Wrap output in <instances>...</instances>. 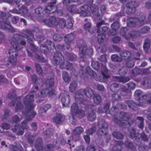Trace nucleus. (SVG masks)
Segmentation results:
<instances>
[{
	"mask_svg": "<svg viewBox=\"0 0 151 151\" xmlns=\"http://www.w3.org/2000/svg\"><path fill=\"white\" fill-rule=\"evenodd\" d=\"M24 33V37L18 34H15L10 39L11 47L9 50L10 56L8 60L12 65H15L16 63L17 52L22 48L21 45H25L26 44V42L23 39V37H26L30 41L33 39L32 33L31 31L26 30Z\"/></svg>",
	"mask_w": 151,
	"mask_h": 151,
	"instance_id": "1",
	"label": "nucleus"
},
{
	"mask_svg": "<svg viewBox=\"0 0 151 151\" xmlns=\"http://www.w3.org/2000/svg\"><path fill=\"white\" fill-rule=\"evenodd\" d=\"M93 106L91 107V106H89V112L87 114V118L88 120L92 122L95 120L96 116L94 111Z\"/></svg>",
	"mask_w": 151,
	"mask_h": 151,
	"instance_id": "15",
	"label": "nucleus"
},
{
	"mask_svg": "<svg viewBox=\"0 0 151 151\" xmlns=\"http://www.w3.org/2000/svg\"><path fill=\"white\" fill-rule=\"evenodd\" d=\"M43 11V10L41 7H39L36 8L35 10V13L37 14H41L42 13Z\"/></svg>",
	"mask_w": 151,
	"mask_h": 151,
	"instance_id": "61",
	"label": "nucleus"
},
{
	"mask_svg": "<svg viewBox=\"0 0 151 151\" xmlns=\"http://www.w3.org/2000/svg\"><path fill=\"white\" fill-rule=\"evenodd\" d=\"M40 49L42 52L45 53L48 50V47L44 45H42L40 47Z\"/></svg>",
	"mask_w": 151,
	"mask_h": 151,
	"instance_id": "58",
	"label": "nucleus"
},
{
	"mask_svg": "<svg viewBox=\"0 0 151 151\" xmlns=\"http://www.w3.org/2000/svg\"><path fill=\"white\" fill-rule=\"evenodd\" d=\"M54 40L56 41H60L61 40L62 38L60 36L58 35H55L53 37Z\"/></svg>",
	"mask_w": 151,
	"mask_h": 151,
	"instance_id": "62",
	"label": "nucleus"
},
{
	"mask_svg": "<svg viewBox=\"0 0 151 151\" xmlns=\"http://www.w3.org/2000/svg\"><path fill=\"white\" fill-rule=\"evenodd\" d=\"M28 122L26 120L22 122V128L23 129H28L29 128V127L27 124Z\"/></svg>",
	"mask_w": 151,
	"mask_h": 151,
	"instance_id": "51",
	"label": "nucleus"
},
{
	"mask_svg": "<svg viewBox=\"0 0 151 151\" xmlns=\"http://www.w3.org/2000/svg\"><path fill=\"white\" fill-rule=\"evenodd\" d=\"M131 54L130 52L127 51H123L121 54L120 56L122 60H128L131 57Z\"/></svg>",
	"mask_w": 151,
	"mask_h": 151,
	"instance_id": "23",
	"label": "nucleus"
},
{
	"mask_svg": "<svg viewBox=\"0 0 151 151\" xmlns=\"http://www.w3.org/2000/svg\"><path fill=\"white\" fill-rule=\"evenodd\" d=\"M54 79L53 78L47 79L46 81V85L49 87L53 86L54 85Z\"/></svg>",
	"mask_w": 151,
	"mask_h": 151,
	"instance_id": "38",
	"label": "nucleus"
},
{
	"mask_svg": "<svg viewBox=\"0 0 151 151\" xmlns=\"http://www.w3.org/2000/svg\"><path fill=\"white\" fill-rule=\"evenodd\" d=\"M132 73L134 75H136L138 74H142V70L138 68H134L132 70Z\"/></svg>",
	"mask_w": 151,
	"mask_h": 151,
	"instance_id": "52",
	"label": "nucleus"
},
{
	"mask_svg": "<svg viewBox=\"0 0 151 151\" xmlns=\"http://www.w3.org/2000/svg\"><path fill=\"white\" fill-rule=\"evenodd\" d=\"M128 106L131 108L134 109L137 105L134 102L131 101H129L128 102Z\"/></svg>",
	"mask_w": 151,
	"mask_h": 151,
	"instance_id": "53",
	"label": "nucleus"
},
{
	"mask_svg": "<svg viewBox=\"0 0 151 151\" xmlns=\"http://www.w3.org/2000/svg\"><path fill=\"white\" fill-rule=\"evenodd\" d=\"M44 22L47 25L50 27L56 26L58 24V21L55 17H50L49 19H45Z\"/></svg>",
	"mask_w": 151,
	"mask_h": 151,
	"instance_id": "14",
	"label": "nucleus"
},
{
	"mask_svg": "<svg viewBox=\"0 0 151 151\" xmlns=\"http://www.w3.org/2000/svg\"><path fill=\"white\" fill-rule=\"evenodd\" d=\"M99 127L100 129L99 132L100 135L103 134L106 135L107 132L108 125L104 120H101L99 121L98 123Z\"/></svg>",
	"mask_w": 151,
	"mask_h": 151,
	"instance_id": "11",
	"label": "nucleus"
},
{
	"mask_svg": "<svg viewBox=\"0 0 151 151\" xmlns=\"http://www.w3.org/2000/svg\"><path fill=\"white\" fill-rule=\"evenodd\" d=\"M34 96L33 95H28L25 96L23 99V102L26 108H33L35 105L33 104L34 102Z\"/></svg>",
	"mask_w": 151,
	"mask_h": 151,
	"instance_id": "9",
	"label": "nucleus"
},
{
	"mask_svg": "<svg viewBox=\"0 0 151 151\" xmlns=\"http://www.w3.org/2000/svg\"><path fill=\"white\" fill-rule=\"evenodd\" d=\"M137 119L140 121V123L139 125V127L141 129L143 128L144 127L143 118L142 117H137Z\"/></svg>",
	"mask_w": 151,
	"mask_h": 151,
	"instance_id": "54",
	"label": "nucleus"
},
{
	"mask_svg": "<svg viewBox=\"0 0 151 151\" xmlns=\"http://www.w3.org/2000/svg\"><path fill=\"white\" fill-rule=\"evenodd\" d=\"M73 23L71 19H68L66 20V27L68 28H71L73 26Z\"/></svg>",
	"mask_w": 151,
	"mask_h": 151,
	"instance_id": "49",
	"label": "nucleus"
},
{
	"mask_svg": "<svg viewBox=\"0 0 151 151\" xmlns=\"http://www.w3.org/2000/svg\"><path fill=\"white\" fill-rule=\"evenodd\" d=\"M66 56L67 59L70 60H74L76 58V55L73 54L67 53Z\"/></svg>",
	"mask_w": 151,
	"mask_h": 151,
	"instance_id": "41",
	"label": "nucleus"
},
{
	"mask_svg": "<svg viewBox=\"0 0 151 151\" xmlns=\"http://www.w3.org/2000/svg\"><path fill=\"white\" fill-rule=\"evenodd\" d=\"M129 137L132 138H134L137 140L140 139H142L144 141H147L148 140L147 136L144 133H142L141 134L135 133V129L134 128H132L129 131Z\"/></svg>",
	"mask_w": 151,
	"mask_h": 151,
	"instance_id": "6",
	"label": "nucleus"
},
{
	"mask_svg": "<svg viewBox=\"0 0 151 151\" xmlns=\"http://www.w3.org/2000/svg\"><path fill=\"white\" fill-rule=\"evenodd\" d=\"M74 38V35L72 34L67 35L64 37L65 42L67 44L72 41Z\"/></svg>",
	"mask_w": 151,
	"mask_h": 151,
	"instance_id": "26",
	"label": "nucleus"
},
{
	"mask_svg": "<svg viewBox=\"0 0 151 151\" xmlns=\"http://www.w3.org/2000/svg\"><path fill=\"white\" fill-rule=\"evenodd\" d=\"M77 88V84L76 82L71 83L69 86V89L70 92H74Z\"/></svg>",
	"mask_w": 151,
	"mask_h": 151,
	"instance_id": "37",
	"label": "nucleus"
},
{
	"mask_svg": "<svg viewBox=\"0 0 151 151\" xmlns=\"http://www.w3.org/2000/svg\"><path fill=\"white\" fill-rule=\"evenodd\" d=\"M113 136L115 138L119 139H122L123 136L121 133L117 132H115L112 133Z\"/></svg>",
	"mask_w": 151,
	"mask_h": 151,
	"instance_id": "36",
	"label": "nucleus"
},
{
	"mask_svg": "<svg viewBox=\"0 0 151 151\" xmlns=\"http://www.w3.org/2000/svg\"><path fill=\"white\" fill-rule=\"evenodd\" d=\"M61 102L63 106H68L70 103V98L69 95L67 94H63L61 98Z\"/></svg>",
	"mask_w": 151,
	"mask_h": 151,
	"instance_id": "18",
	"label": "nucleus"
},
{
	"mask_svg": "<svg viewBox=\"0 0 151 151\" xmlns=\"http://www.w3.org/2000/svg\"><path fill=\"white\" fill-rule=\"evenodd\" d=\"M92 66L93 68L96 70H98L99 68L100 65L97 61H93L92 62Z\"/></svg>",
	"mask_w": 151,
	"mask_h": 151,
	"instance_id": "46",
	"label": "nucleus"
},
{
	"mask_svg": "<svg viewBox=\"0 0 151 151\" xmlns=\"http://www.w3.org/2000/svg\"><path fill=\"white\" fill-rule=\"evenodd\" d=\"M83 131V128L81 127H76L73 131V137L75 136L79 137V135L82 133Z\"/></svg>",
	"mask_w": 151,
	"mask_h": 151,
	"instance_id": "25",
	"label": "nucleus"
},
{
	"mask_svg": "<svg viewBox=\"0 0 151 151\" xmlns=\"http://www.w3.org/2000/svg\"><path fill=\"white\" fill-rule=\"evenodd\" d=\"M112 98L113 99L116 100H119L120 98V96L117 93H114L112 95Z\"/></svg>",
	"mask_w": 151,
	"mask_h": 151,
	"instance_id": "64",
	"label": "nucleus"
},
{
	"mask_svg": "<svg viewBox=\"0 0 151 151\" xmlns=\"http://www.w3.org/2000/svg\"><path fill=\"white\" fill-rule=\"evenodd\" d=\"M114 81H119L122 83H126L130 80L129 78L128 77H122L115 76L114 77Z\"/></svg>",
	"mask_w": 151,
	"mask_h": 151,
	"instance_id": "24",
	"label": "nucleus"
},
{
	"mask_svg": "<svg viewBox=\"0 0 151 151\" xmlns=\"http://www.w3.org/2000/svg\"><path fill=\"white\" fill-rule=\"evenodd\" d=\"M101 101V98L99 94L95 95L93 97V102L96 104H99Z\"/></svg>",
	"mask_w": 151,
	"mask_h": 151,
	"instance_id": "32",
	"label": "nucleus"
},
{
	"mask_svg": "<svg viewBox=\"0 0 151 151\" xmlns=\"http://www.w3.org/2000/svg\"><path fill=\"white\" fill-rule=\"evenodd\" d=\"M101 73L103 76L106 78H107L109 77L108 74V70L106 66H104L102 67Z\"/></svg>",
	"mask_w": 151,
	"mask_h": 151,
	"instance_id": "29",
	"label": "nucleus"
},
{
	"mask_svg": "<svg viewBox=\"0 0 151 151\" xmlns=\"http://www.w3.org/2000/svg\"><path fill=\"white\" fill-rule=\"evenodd\" d=\"M35 66L38 73L39 75L42 74L43 71L40 65L38 64H36Z\"/></svg>",
	"mask_w": 151,
	"mask_h": 151,
	"instance_id": "48",
	"label": "nucleus"
},
{
	"mask_svg": "<svg viewBox=\"0 0 151 151\" xmlns=\"http://www.w3.org/2000/svg\"><path fill=\"white\" fill-rule=\"evenodd\" d=\"M47 46L50 49H53L55 48V45L53 42L51 41H48L47 43Z\"/></svg>",
	"mask_w": 151,
	"mask_h": 151,
	"instance_id": "57",
	"label": "nucleus"
},
{
	"mask_svg": "<svg viewBox=\"0 0 151 151\" xmlns=\"http://www.w3.org/2000/svg\"><path fill=\"white\" fill-rule=\"evenodd\" d=\"M140 35V33L139 31H133L129 34V35L132 38H134L139 36Z\"/></svg>",
	"mask_w": 151,
	"mask_h": 151,
	"instance_id": "42",
	"label": "nucleus"
},
{
	"mask_svg": "<svg viewBox=\"0 0 151 151\" xmlns=\"http://www.w3.org/2000/svg\"><path fill=\"white\" fill-rule=\"evenodd\" d=\"M83 93L88 98H91L94 95L93 91L90 88H87L85 89H81L78 91L76 93L75 98L76 101L79 104H81L83 102L82 93Z\"/></svg>",
	"mask_w": 151,
	"mask_h": 151,
	"instance_id": "2",
	"label": "nucleus"
},
{
	"mask_svg": "<svg viewBox=\"0 0 151 151\" xmlns=\"http://www.w3.org/2000/svg\"><path fill=\"white\" fill-rule=\"evenodd\" d=\"M12 131L17 135H22L24 133V130L18 125H16L12 129Z\"/></svg>",
	"mask_w": 151,
	"mask_h": 151,
	"instance_id": "20",
	"label": "nucleus"
},
{
	"mask_svg": "<svg viewBox=\"0 0 151 151\" xmlns=\"http://www.w3.org/2000/svg\"><path fill=\"white\" fill-rule=\"evenodd\" d=\"M127 86L130 89H133L135 87V85L134 83L132 82H129L127 84Z\"/></svg>",
	"mask_w": 151,
	"mask_h": 151,
	"instance_id": "60",
	"label": "nucleus"
},
{
	"mask_svg": "<svg viewBox=\"0 0 151 151\" xmlns=\"http://www.w3.org/2000/svg\"><path fill=\"white\" fill-rule=\"evenodd\" d=\"M10 147L12 150L14 151H17L18 149L22 151V148L21 145L19 144L17 145L16 146H14L12 145L10 146Z\"/></svg>",
	"mask_w": 151,
	"mask_h": 151,
	"instance_id": "39",
	"label": "nucleus"
},
{
	"mask_svg": "<svg viewBox=\"0 0 151 151\" xmlns=\"http://www.w3.org/2000/svg\"><path fill=\"white\" fill-rule=\"evenodd\" d=\"M108 29V28L106 27H104L98 30V32L99 33L103 34V33L106 32Z\"/></svg>",
	"mask_w": 151,
	"mask_h": 151,
	"instance_id": "55",
	"label": "nucleus"
},
{
	"mask_svg": "<svg viewBox=\"0 0 151 151\" xmlns=\"http://www.w3.org/2000/svg\"><path fill=\"white\" fill-rule=\"evenodd\" d=\"M49 90L48 89H44L42 90L41 92V95L42 97H45L49 95Z\"/></svg>",
	"mask_w": 151,
	"mask_h": 151,
	"instance_id": "50",
	"label": "nucleus"
},
{
	"mask_svg": "<svg viewBox=\"0 0 151 151\" xmlns=\"http://www.w3.org/2000/svg\"><path fill=\"white\" fill-rule=\"evenodd\" d=\"M63 78L64 81L66 82H69L70 80V78L68 73L65 71L63 73Z\"/></svg>",
	"mask_w": 151,
	"mask_h": 151,
	"instance_id": "31",
	"label": "nucleus"
},
{
	"mask_svg": "<svg viewBox=\"0 0 151 151\" xmlns=\"http://www.w3.org/2000/svg\"><path fill=\"white\" fill-rule=\"evenodd\" d=\"M20 14H22L26 17L32 19L33 18V14L30 12H29L28 10L24 6L22 7L20 9Z\"/></svg>",
	"mask_w": 151,
	"mask_h": 151,
	"instance_id": "17",
	"label": "nucleus"
},
{
	"mask_svg": "<svg viewBox=\"0 0 151 151\" xmlns=\"http://www.w3.org/2000/svg\"><path fill=\"white\" fill-rule=\"evenodd\" d=\"M54 130L52 129H47L45 131V134L48 137L52 135L53 134Z\"/></svg>",
	"mask_w": 151,
	"mask_h": 151,
	"instance_id": "47",
	"label": "nucleus"
},
{
	"mask_svg": "<svg viewBox=\"0 0 151 151\" xmlns=\"http://www.w3.org/2000/svg\"><path fill=\"white\" fill-rule=\"evenodd\" d=\"M58 24L61 28H63L66 27V20L63 18H60L59 19Z\"/></svg>",
	"mask_w": 151,
	"mask_h": 151,
	"instance_id": "33",
	"label": "nucleus"
},
{
	"mask_svg": "<svg viewBox=\"0 0 151 151\" xmlns=\"http://www.w3.org/2000/svg\"><path fill=\"white\" fill-rule=\"evenodd\" d=\"M111 27L113 30L115 31V32L114 34L115 35L117 34L116 31L118 30L119 27V22H114L111 26Z\"/></svg>",
	"mask_w": 151,
	"mask_h": 151,
	"instance_id": "34",
	"label": "nucleus"
},
{
	"mask_svg": "<svg viewBox=\"0 0 151 151\" xmlns=\"http://www.w3.org/2000/svg\"><path fill=\"white\" fill-rule=\"evenodd\" d=\"M42 139L39 138L37 140V142H38L39 144H36L35 147L37 150L40 151H42L43 150V148L41 145V143L42 142Z\"/></svg>",
	"mask_w": 151,
	"mask_h": 151,
	"instance_id": "30",
	"label": "nucleus"
},
{
	"mask_svg": "<svg viewBox=\"0 0 151 151\" xmlns=\"http://www.w3.org/2000/svg\"><path fill=\"white\" fill-rule=\"evenodd\" d=\"M105 36L102 34H100L98 36V40L99 43H101L104 42L105 40Z\"/></svg>",
	"mask_w": 151,
	"mask_h": 151,
	"instance_id": "44",
	"label": "nucleus"
},
{
	"mask_svg": "<svg viewBox=\"0 0 151 151\" xmlns=\"http://www.w3.org/2000/svg\"><path fill=\"white\" fill-rule=\"evenodd\" d=\"M112 60L114 61L121 62L122 60L121 57H119L118 56L116 55H112L111 57Z\"/></svg>",
	"mask_w": 151,
	"mask_h": 151,
	"instance_id": "43",
	"label": "nucleus"
},
{
	"mask_svg": "<svg viewBox=\"0 0 151 151\" xmlns=\"http://www.w3.org/2000/svg\"><path fill=\"white\" fill-rule=\"evenodd\" d=\"M27 109V111L24 114L26 116V120L29 122L32 120L36 115V113L31 108H26Z\"/></svg>",
	"mask_w": 151,
	"mask_h": 151,
	"instance_id": "13",
	"label": "nucleus"
},
{
	"mask_svg": "<svg viewBox=\"0 0 151 151\" xmlns=\"http://www.w3.org/2000/svg\"><path fill=\"white\" fill-rule=\"evenodd\" d=\"M26 136L27 137L29 142L30 143H32L34 139V137L32 135H30L29 133H27Z\"/></svg>",
	"mask_w": 151,
	"mask_h": 151,
	"instance_id": "56",
	"label": "nucleus"
},
{
	"mask_svg": "<svg viewBox=\"0 0 151 151\" xmlns=\"http://www.w3.org/2000/svg\"><path fill=\"white\" fill-rule=\"evenodd\" d=\"M142 84L143 85H146L149 88H151V81L146 79L142 82Z\"/></svg>",
	"mask_w": 151,
	"mask_h": 151,
	"instance_id": "40",
	"label": "nucleus"
},
{
	"mask_svg": "<svg viewBox=\"0 0 151 151\" xmlns=\"http://www.w3.org/2000/svg\"><path fill=\"white\" fill-rule=\"evenodd\" d=\"M71 113L72 116H77L81 118L85 116V113L83 110L79 109L78 105L76 103L73 104L71 106Z\"/></svg>",
	"mask_w": 151,
	"mask_h": 151,
	"instance_id": "5",
	"label": "nucleus"
},
{
	"mask_svg": "<svg viewBox=\"0 0 151 151\" xmlns=\"http://www.w3.org/2000/svg\"><path fill=\"white\" fill-rule=\"evenodd\" d=\"M145 17L142 14H139L135 18H130L128 19L127 26L129 27L134 26L135 24L139 26L144 25L145 23Z\"/></svg>",
	"mask_w": 151,
	"mask_h": 151,
	"instance_id": "3",
	"label": "nucleus"
},
{
	"mask_svg": "<svg viewBox=\"0 0 151 151\" xmlns=\"http://www.w3.org/2000/svg\"><path fill=\"white\" fill-rule=\"evenodd\" d=\"M65 117L61 114H57L53 119V121L57 124H60L63 121Z\"/></svg>",
	"mask_w": 151,
	"mask_h": 151,
	"instance_id": "22",
	"label": "nucleus"
},
{
	"mask_svg": "<svg viewBox=\"0 0 151 151\" xmlns=\"http://www.w3.org/2000/svg\"><path fill=\"white\" fill-rule=\"evenodd\" d=\"M117 145H115L113 148L114 151H120L122 149V146L124 145L122 141H118L117 142Z\"/></svg>",
	"mask_w": 151,
	"mask_h": 151,
	"instance_id": "27",
	"label": "nucleus"
},
{
	"mask_svg": "<svg viewBox=\"0 0 151 151\" xmlns=\"http://www.w3.org/2000/svg\"><path fill=\"white\" fill-rule=\"evenodd\" d=\"M150 47V41L149 39H147L145 40L143 45V48L146 52H147L148 50Z\"/></svg>",
	"mask_w": 151,
	"mask_h": 151,
	"instance_id": "35",
	"label": "nucleus"
},
{
	"mask_svg": "<svg viewBox=\"0 0 151 151\" xmlns=\"http://www.w3.org/2000/svg\"><path fill=\"white\" fill-rule=\"evenodd\" d=\"M56 10V6L53 5L52 3H50L46 7L45 9V11L47 13H52Z\"/></svg>",
	"mask_w": 151,
	"mask_h": 151,
	"instance_id": "21",
	"label": "nucleus"
},
{
	"mask_svg": "<svg viewBox=\"0 0 151 151\" xmlns=\"http://www.w3.org/2000/svg\"><path fill=\"white\" fill-rule=\"evenodd\" d=\"M138 6L137 4L135 1L128 2L126 4V12L128 14H130L134 12L136 8Z\"/></svg>",
	"mask_w": 151,
	"mask_h": 151,
	"instance_id": "12",
	"label": "nucleus"
},
{
	"mask_svg": "<svg viewBox=\"0 0 151 151\" xmlns=\"http://www.w3.org/2000/svg\"><path fill=\"white\" fill-rule=\"evenodd\" d=\"M9 22L7 21V23H6L5 24L4 22H0V28L2 29L9 32H13L12 30H11L10 28L6 25H9Z\"/></svg>",
	"mask_w": 151,
	"mask_h": 151,
	"instance_id": "28",
	"label": "nucleus"
},
{
	"mask_svg": "<svg viewBox=\"0 0 151 151\" xmlns=\"http://www.w3.org/2000/svg\"><path fill=\"white\" fill-rule=\"evenodd\" d=\"M120 119L119 120H118L117 118L115 117L113 120L115 123H117L121 126H125V124H127V121L128 119V118L127 116V114L124 112H121L119 115Z\"/></svg>",
	"mask_w": 151,
	"mask_h": 151,
	"instance_id": "10",
	"label": "nucleus"
},
{
	"mask_svg": "<svg viewBox=\"0 0 151 151\" xmlns=\"http://www.w3.org/2000/svg\"><path fill=\"white\" fill-rule=\"evenodd\" d=\"M7 80L5 77L3 75H0V83H7Z\"/></svg>",
	"mask_w": 151,
	"mask_h": 151,
	"instance_id": "63",
	"label": "nucleus"
},
{
	"mask_svg": "<svg viewBox=\"0 0 151 151\" xmlns=\"http://www.w3.org/2000/svg\"><path fill=\"white\" fill-rule=\"evenodd\" d=\"M93 50L90 47L84 46L80 49V57L83 58L90 57L93 54Z\"/></svg>",
	"mask_w": 151,
	"mask_h": 151,
	"instance_id": "4",
	"label": "nucleus"
},
{
	"mask_svg": "<svg viewBox=\"0 0 151 151\" xmlns=\"http://www.w3.org/2000/svg\"><path fill=\"white\" fill-rule=\"evenodd\" d=\"M118 86L117 84L114 83L112 84L110 87L111 90L112 91H115L116 90V88Z\"/></svg>",
	"mask_w": 151,
	"mask_h": 151,
	"instance_id": "59",
	"label": "nucleus"
},
{
	"mask_svg": "<svg viewBox=\"0 0 151 151\" xmlns=\"http://www.w3.org/2000/svg\"><path fill=\"white\" fill-rule=\"evenodd\" d=\"M81 11L76 13L80 14L81 16L86 17L89 16L90 13L88 10V6L87 5H85L82 6L81 8Z\"/></svg>",
	"mask_w": 151,
	"mask_h": 151,
	"instance_id": "16",
	"label": "nucleus"
},
{
	"mask_svg": "<svg viewBox=\"0 0 151 151\" xmlns=\"http://www.w3.org/2000/svg\"><path fill=\"white\" fill-rule=\"evenodd\" d=\"M91 10L93 14L95 16H94L96 19H100L101 18V16H100L98 12V7L96 5H93L91 7Z\"/></svg>",
	"mask_w": 151,
	"mask_h": 151,
	"instance_id": "19",
	"label": "nucleus"
},
{
	"mask_svg": "<svg viewBox=\"0 0 151 151\" xmlns=\"http://www.w3.org/2000/svg\"><path fill=\"white\" fill-rule=\"evenodd\" d=\"M86 72L82 69H81L79 71V73L81 76H86L87 74H89L91 76H93L96 81H99L100 80V77L93 71L91 68L89 67H87L86 69Z\"/></svg>",
	"mask_w": 151,
	"mask_h": 151,
	"instance_id": "7",
	"label": "nucleus"
},
{
	"mask_svg": "<svg viewBox=\"0 0 151 151\" xmlns=\"http://www.w3.org/2000/svg\"><path fill=\"white\" fill-rule=\"evenodd\" d=\"M23 105L21 102H18L17 104L15 111L16 112L19 111L22 109L23 108Z\"/></svg>",
	"mask_w": 151,
	"mask_h": 151,
	"instance_id": "45",
	"label": "nucleus"
},
{
	"mask_svg": "<svg viewBox=\"0 0 151 151\" xmlns=\"http://www.w3.org/2000/svg\"><path fill=\"white\" fill-rule=\"evenodd\" d=\"M54 61L55 64L59 65L60 68H63L65 67L64 58L61 53H55Z\"/></svg>",
	"mask_w": 151,
	"mask_h": 151,
	"instance_id": "8",
	"label": "nucleus"
}]
</instances>
